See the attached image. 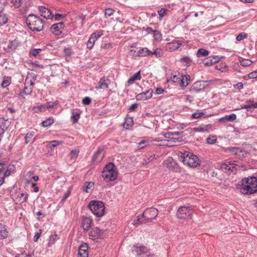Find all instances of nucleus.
Listing matches in <instances>:
<instances>
[{"label":"nucleus","instance_id":"obj_1","mask_svg":"<svg viewBox=\"0 0 257 257\" xmlns=\"http://www.w3.org/2000/svg\"><path fill=\"white\" fill-rule=\"evenodd\" d=\"M241 192L244 194L257 192V177H249L243 178L238 183Z\"/></svg>","mask_w":257,"mask_h":257},{"label":"nucleus","instance_id":"obj_2","mask_svg":"<svg viewBox=\"0 0 257 257\" xmlns=\"http://www.w3.org/2000/svg\"><path fill=\"white\" fill-rule=\"evenodd\" d=\"M44 21L33 14H30L26 19V24L32 31L40 32L44 29Z\"/></svg>","mask_w":257,"mask_h":257},{"label":"nucleus","instance_id":"obj_3","mask_svg":"<svg viewBox=\"0 0 257 257\" xmlns=\"http://www.w3.org/2000/svg\"><path fill=\"white\" fill-rule=\"evenodd\" d=\"M118 172L116 167L112 162L107 164L102 172V177L106 182H112L117 179Z\"/></svg>","mask_w":257,"mask_h":257},{"label":"nucleus","instance_id":"obj_4","mask_svg":"<svg viewBox=\"0 0 257 257\" xmlns=\"http://www.w3.org/2000/svg\"><path fill=\"white\" fill-rule=\"evenodd\" d=\"M181 160L184 164L195 168L200 166V161L198 157L189 152H185L180 156Z\"/></svg>","mask_w":257,"mask_h":257},{"label":"nucleus","instance_id":"obj_5","mask_svg":"<svg viewBox=\"0 0 257 257\" xmlns=\"http://www.w3.org/2000/svg\"><path fill=\"white\" fill-rule=\"evenodd\" d=\"M88 207L96 217H101L104 214L105 207L104 203L101 201H90Z\"/></svg>","mask_w":257,"mask_h":257},{"label":"nucleus","instance_id":"obj_6","mask_svg":"<svg viewBox=\"0 0 257 257\" xmlns=\"http://www.w3.org/2000/svg\"><path fill=\"white\" fill-rule=\"evenodd\" d=\"M14 165H7L5 162H0V186L4 183L5 178L9 177L11 173H14Z\"/></svg>","mask_w":257,"mask_h":257},{"label":"nucleus","instance_id":"obj_7","mask_svg":"<svg viewBox=\"0 0 257 257\" xmlns=\"http://www.w3.org/2000/svg\"><path fill=\"white\" fill-rule=\"evenodd\" d=\"M193 214L191 206H181L177 210L176 215L180 219H187L191 218Z\"/></svg>","mask_w":257,"mask_h":257},{"label":"nucleus","instance_id":"obj_8","mask_svg":"<svg viewBox=\"0 0 257 257\" xmlns=\"http://www.w3.org/2000/svg\"><path fill=\"white\" fill-rule=\"evenodd\" d=\"M158 213V209L154 207H151L146 209L143 213L141 214V215L144 216V218L147 221L151 222L153 219L156 218Z\"/></svg>","mask_w":257,"mask_h":257},{"label":"nucleus","instance_id":"obj_9","mask_svg":"<svg viewBox=\"0 0 257 257\" xmlns=\"http://www.w3.org/2000/svg\"><path fill=\"white\" fill-rule=\"evenodd\" d=\"M208 81H199L194 83L190 88L191 93H197L204 91Z\"/></svg>","mask_w":257,"mask_h":257},{"label":"nucleus","instance_id":"obj_10","mask_svg":"<svg viewBox=\"0 0 257 257\" xmlns=\"http://www.w3.org/2000/svg\"><path fill=\"white\" fill-rule=\"evenodd\" d=\"M225 152L231 153L237 156L238 159H240L246 156L247 153L245 150L239 147H227L225 149Z\"/></svg>","mask_w":257,"mask_h":257},{"label":"nucleus","instance_id":"obj_11","mask_svg":"<svg viewBox=\"0 0 257 257\" xmlns=\"http://www.w3.org/2000/svg\"><path fill=\"white\" fill-rule=\"evenodd\" d=\"M183 132H167L165 134L164 137L170 139L169 141L176 143L181 142L179 139L183 136Z\"/></svg>","mask_w":257,"mask_h":257},{"label":"nucleus","instance_id":"obj_12","mask_svg":"<svg viewBox=\"0 0 257 257\" xmlns=\"http://www.w3.org/2000/svg\"><path fill=\"white\" fill-rule=\"evenodd\" d=\"M166 167L170 170L178 172L179 171L180 168L172 158H169L164 162Z\"/></svg>","mask_w":257,"mask_h":257},{"label":"nucleus","instance_id":"obj_13","mask_svg":"<svg viewBox=\"0 0 257 257\" xmlns=\"http://www.w3.org/2000/svg\"><path fill=\"white\" fill-rule=\"evenodd\" d=\"M64 28V24L61 22L53 25L50 27V31L55 35L59 36L62 33Z\"/></svg>","mask_w":257,"mask_h":257},{"label":"nucleus","instance_id":"obj_14","mask_svg":"<svg viewBox=\"0 0 257 257\" xmlns=\"http://www.w3.org/2000/svg\"><path fill=\"white\" fill-rule=\"evenodd\" d=\"M39 11L41 13V16L46 19H51L53 17V15L51 11L47 8L41 6L38 8Z\"/></svg>","mask_w":257,"mask_h":257},{"label":"nucleus","instance_id":"obj_15","mask_svg":"<svg viewBox=\"0 0 257 257\" xmlns=\"http://www.w3.org/2000/svg\"><path fill=\"white\" fill-rule=\"evenodd\" d=\"M153 92V90L152 89H149L145 92L137 94L136 96V98L137 100H143L150 99L152 96Z\"/></svg>","mask_w":257,"mask_h":257},{"label":"nucleus","instance_id":"obj_16","mask_svg":"<svg viewBox=\"0 0 257 257\" xmlns=\"http://www.w3.org/2000/svg\"><path fill=\"white\" fill-rule=\"evenodd\" d=\"M235 169V166L233 162H225L220 165V169L224 172H227L228 171L233 172Z\"/></svg>","mask_w":257,"mask_h":257},{"label":"nucleus","instance_id":"obj_17","mask_svg":"<svg viewBox=\"0 0 257 257\" xmlns=\"http://www.w3.org/2000/svg\"><path fill=\"white\" fill-rule=\"evenodd\" d=\"M104 147H99L97 151L95 153L93 157L92 161L93 162H95L97 163H99L101 161L102 159L104 157Z\"/></svg>","mask_w":257,"mask_h":257},{"label":"nucleus","instance_id":"obj_18","mask_svg":"<svg viewBox=\"0 0 257 257\" xmlns=\"http://www.w3.org/2000/svg\"><path fill=\"white\" fill-rule=\"evenodd\" d=\"M92 219L90 217H83L81 227L84 230L87 231L92 226Z\"/></svg>","mask_w":257,"mask_h":257},{"label":"nucleus","instance_id":"obj_19","mask_svg":"<svg viewBox=\"0 0 257 257\" xmlns=\"http://www.w3.org/2000/svg\"><path fill=\"white\" fill-rule=\"evenodd\" d=\"M182 45L178 41H173L172 42L168 43L166 45V49L169 51H174L178 49Z\"/></svg>","mask_w":257,"mask_h":257},{"label":"nucleus","instance_id":"obj_20","mask_svg":"<svg viewBox=\"0 0 257 257\" xmlns=\"http://www.w3.org/2000/svg\"><path fill=\"white\" fill-rule=\"evenodd\" d=\"M10 124V122L8 119H6L4 117L0 118V136L2 135L8 129Z\"/></svg>","mask_w":257,"mask_h":257},{"label":"nucleus","instance_id":"obj_21","mask_svg":"<svg viewBox=\"0 0 257 257\" xmlns=\"http://www.w3.org/2000/svg\"><path fill=\"white\" fill-rule=\"evenodd\" d=\"M104 230L100 229L96 227L92 229L89 233V236L90 237H101L103 236Z\"/></svg>","mask_w":257,"mask_h":257},{"label":"nucleus","instance_id":"obj_22","mask_svg":"<svg viewBox=\"0 0 257 257\" xmlns=\"http://www.w3.org/2000/svg\"><path fill=\"white\" fill-rule=\"evenodd\" d=\"M135 250L137 252V255L145 257L146 253L148 252V248L144 246L135 245Z\"/></svg>","mask_w":257,"mask_h":257},{"label":"nucleus","instance_id":"obj_23","mask_svg":"<svg viewBox=\"0 0 257 257\" xmlns=\"http://www.w3.org/2000/svg\"><path fill=\"white\" fill-rule=\"evenodd\" d=\"M171 80L173 82L179 83L182 87H185L188 85V83H185L183 75L180 77L175 75L171 78Z\"/></svg>","mask_w":257,"mask_h":257},{"label":"nucleus","instance_id":"obj_24","mask_svg":"<svg viewBox=\"0 0 257 257\" xmlns=\"http://www.w3.org/2000/svg\"><path fill=\"white\" fill-rule=\"evenodd\" d=\"M151 51L148 48L145 47L138 50L137 52V54H135L138 57H146L151 55Z\"/></svg>","mask_w":257,"mask_h":257},{"label":"nucleus","instance_id":"obj_25","mask_svg":"<svg viewBox=\"0 0 257 257\" xmlns=\"http://www.w3.org/2000/svg\"><path fill=\"white\" fill-rule=\"evenodd\" d=\"M108 79H106L105 77L101 78L99 81L97 85L95 87L96 89H106L108 88V84L106 83V81Z\"/></svg>","mask_w":257,"mask_h":257},{"label":"nucleus","instance_id":"obj_26","mask_svg":"<svg viewBox=\"0 0 257 257\" xmlns=\"http://www.w3.org/2000/svg\"><path fill=\"white\" fill-rule=\"evenodd\" d=\"M88 244L86 243H83L79 247L78 252L81 253L82 255L88 256Z\"/></svg>","mask_w":257,"mask_h":257},{"label":"nucleus","instance_id":"obj_27","mask_svg":"<svg viewBox=\"0 0 257 257\" xmlns=\"http://www.w3.org/2000/svg\"><path fill=\"white\" fill-rule=\"evenodd\" d=\"M236 119V115L234 113L226 115L220 118V121H232Z\"/></svg>","mask_w":257,"mask_h":257},{"label":"nucleus","instance_id":"obj_28","mask_svg":"<svg viewBox=\"0 0 257 257\" xmlns=\"http://www.w3.org/2000/svg\"><path fill=\"white\" fill-rule=\"evenodd\" d=\"M0 233L3 239L8 237L9 232L6 229L5 225L0 224Z\"/></svg>","mask_w":257,"mask_h":257},{"label":"nucleus","instance_id":"obj_29","mask_svg":"<svg viewBox=\"0 0 257 257\" xmlns=\"http://www.w3.org/2000/svg\"><path fill=\"white\" fill-rule=\"evenodd\" d=\"M80 117V112L73 111L71 116V120L73 123H77Z\"/></svg>","mask_w":257,"mask_h":257},{"label":"nucleus","instance_id":"obj_30","mask_svg":"<svg viewBox=\"0 0 257 257\" xmlns=\"http://www.w3.org/2000/svg\"><path fill=\"white\" fill-rule=\"evenodd\" d=\"M134 124V121L133 117H130L125 118L123 123V127L126 129H128L130 126H133Z\"/></svg>","mask_w":257,"mask_h":257},{"label":"nucleus","instance_id":"obj_31","mask_svg":"<svg viewBox=\"0 0 257 257\" xmlns=\"http://www.w3.org/2000/svg\"><path fill=\"white\" fill-rule=\"evenodd\" d=\"M209 54V51L206 49L200 48L197 52L196 55L198 57L206 56Z\"/></svg>","mask_w":257,"mask_h":257},{"label":"nucleus","instance_id":"obj_32","mask_svg":"<svg viewBox=\"0 0 257 257\" xmlns=\"http://www.w3.org/2000/svg\"><path fill=\"white\" fill-rule=\"evenodd\" d=\"M239 60L241 65L242 66H249L252 63V61L249 59H245L242 58H239Z\"/></svg>","mask_w":257,"mask_h":257},{"label":"nucleus","instance_id":"obj_33","mask_svg":"<svg viewBox=\"0 0 257 257\" xmlns=\"http://www.w3.org/2000/svg\"><path fill=\"white\" fill-rule=\"evenodd\" d=\"M54 122V119L52 117H49L47 119L43 120L41 124L43 127H48L51 125Z\"/></svg>","mask_w":257,"mask_h":257},{"label":"nucleus","instance_id":"obj_34","mask_svg":"<svg viewBox=\"0 0 257 257\" xmlns=\"http://www.w3.org/2000/svg\"><path fill=\"white\" fill-rule=\"evenodd\" d=\"M215 68L216 70H220L221 72H225L228 68V66L225 63H221L219 65H216Z\"/></svg>","mask_w":257,"mask_h":257},{"label":"nucleus","instance_id":"obj_35","mask_svg":"<svg viewBox=\"0 0 257 257\" xmlns=\"http://www.w3.org/2000/svg\"><path fill=\"white\" fill-rule=\"evenodd\" d=\"M211 128L210 125H206L204 126H199L198 127L194 128V131L195 132H204L207 131L208 129Z\"/></svg>","mask_w":257,"mask_h":257},{"label":"nucleus","instance_id":"obj_36","mask_svg":"<svg viewBox=\"0 0 257 257\" xmlns=\"http://www.w3.org/2000/svg\"><path fill=\"white\" fill-rule=\"evenodd\" d=\"M8 18L6 14H0V27L7 24Z\"/></svg>","mask_w":257,"mask_h":257},{"label":"nucleus","instance_id":"obj_37","mask_svg":"<svg viewBox=\"0 0 257 257\" xmlns=\"http://www.w3.org/2000/svg\"><path fill=\"white\" fill-rule=\"evenodd\" d=\"M11 82V78L9 77H5L1 84V86L3 88H5L9 86Z\"/></svg>","mask_w":257,"mask_h":257},{"label":"nucleus","instance_id":"obj_38","mask_svg":"<svg viewBox=\"0 0 257 257\" xmlns=\"http://www.w3.org/2000/svg\"><path fill=\"white\" fill-rule=\"evenodd\" d=\"M142 218H144V216H141V214H139L137 217L136 219H134V220L133 221V224H134L135 226H136V227L138 226L139 225H141V223H142V222H141V220L142 219Z\"/></svg>","mask_w":257,"mask_h":257},{"label":"nucleus","instance_id":"obj_39","mask_svg":"<svg viewBox=\"0 0 257 257\" xmlns=\"http://www.w3.org/2000/svg\"><path fill=\"white\" fill-rule=\"evenodd\" d=\"M102 35V32L101 31H97L93 33L90 36L91 38L96 41L97 39Z\"/></svg>","mask_w":257,"mask_h":257},{"label":"nucleus","instance_id":"obj_40","mask_svg":"<svg viewBox=\"0 0 257 257\" xmlns=\"http://www.w3.org/2000/svg\"><path fill=\"white\" fill-rule=\"evenodd\" d=\"M211 59V57H208L204 59L203 61V64L206 66H210L214 64V62Z\"/></svg>","mask_w":257,"mask_h":257},{"label":"nucleus","instance_id":"obj_41","mask_svg":"<svg viewBox=\"0 0 257 257\" xmlns=\"http://www.w3.org/2000/svg\"><path fill=\"white\" fill-rule=\"evenodd\" d=\"M42 51V50L41 49H33L30 50V54L37 57Z\"/></svg>","mask_w":257,"mask_h":257},{"label":"nucleus","instance_id":"obj_42","mask_svg":"<svg viewBox=\"0 0 257 257\" xmlns=\"http://www.w3.org/2000/svg\"><path fill=\"white\" fill-rule=\"evenodd\" d=\"M57 104L56 102H53L52 101H49L47 102L45 104H43L44 109L46 108H53Z\"/></svg>","mask_w":257,"mask_h":257},{"label":"nucleus","instance_id":"obj_43","mask_svg":"<svg viewBox=\"0 0 257 257\" xmlns=\"http://www.w3.org/2000/svg\"><path fill=\"white\" fill-rule=\"evenodd\" d=\"M8 4L9 2L7 0H0V14L3 12L4 7Z\"/></svg>","mask_w":257,"mask_h":257},{"label":"nucleus","instance_id":"obj_44","mask_svg":"<svg viewBox=\"0 0 257 257\" xmlns=\"http://www.w3.org/2000/svg\"><path fill=\"white\" fill-rule=\"evenodd\" d=\"M95 41H94L92 38H91L90 37L89 38L87 44H86V46H87V48L88 49H89V50L91 49L93 46H94V43H95Z\"/></svg>","mask_w":257,"mask_h":257},{"label":"nucleus","instance_id":"obj_45","mask_svg":"<svg viewBox=\"0 0 257 257\" xmlns=\"http://www.w3.org/2000/svg\"><path fill=\"white\" fill-rule=\"evenodd\" d=\"M85 184H86V186L83 189V191L85 192H88V189H90L94 185V183L92 182H85Z\"/></svg>","mask_w":257,"mask_h":257},{"label":"nucleus","instance_id":"obj_46","mask_svg":"<svg viewBox=\"0 0 257 257\" xmlns=\"http://www.w3.org/2000/svg\"><path fill=\"white\" fill-rule=\"evenodd\" d=\"M204 115L203 112H195L192 114V117L194 119H197L200 118Z\"/></svg>","mask_w":257,"mask_h":257},{"label":"nucleus","instance_id":"obj_47","mask_svg":"<svg viewBox=\"0 0 257 257\" xmlns=\"http://www.w3.org/2000/svg\"><path fill=\"white\" fill-rule=\"evenodd\" d=\"M45 109H44V106H43V105L34 106L33 108V110L35 112L44 111L45 110Z\"/></svg>","mask_w":257,"mask_h":257},{"label":"nucleus","instance_id":"obj_48","mask_svg":"<svg viewBox=\"0 0 257 257\" xmlns=\"http://www.w3.org/2000/svg\"><path fill=\"white\" fill-rule=\"evenodd\" d=\"M247 34H246L244 32H242L236 36V39L238 41H240L241 40H243L244 39L246 38L247 37Z\"/></svg>","mask_w":257,"mask_h":257},{"label":"nucleus","instance_id":"obj_49","mask_svg":"<svg viewBox=\"0 0 257 257\" xmlns=\"http://www.w3.org/2000/svg\"><path fill=\"white\" fill-rule=\"evenodd\" d=\"M161 52V49L157 48L153 52H151V55H155L157 58H160L162 56Z\"/></svg>","mask_w":257,"mask_h":257},{"label":"nucleus","instance_id":"obj_50","mask_svg":"<svg viewBox=\"0 0 257 257\" xmlns=\"http://www.w3.org/2000/svg\"><path fill=\"white\" fill-rule=\"evenodd\" d=\"M216 138L215 136L209 137L206 139V143L208 144H213L215 143Z\"/></svg>","mask_w":257,"mask_h":257},{"label":"nucleus","instance_id":"obj_51","mask_svg":"<svg viewBox=\"0 0 257 257\" xmlns=\"http://www.w3.org/2000/svg\"><path fill=\"white\" fill-rule=\"evenodd\" d=\"M167 11V9L164 8H162L160 10H158V13L160 18L162 19L165 16Z\"/></svg>","mask_w":257,"mask_h":257},{"label":"nucleus","instance_id":"obj_52","mask_svg":"<svg viewBox=\"0 0 257 257\" xmlns=\"http://www.w3.org/2000/svg\"><path fill=\"white\" fill-rule=\"evenodd\" d=\"M33 136V134L32 133H27L25 137V143L28 144L30 142V140L32 139Z\"/></svg>","mask_w":257,"mask_h":257},{"label":"nucleus","instance_id":"obj_53","mask_svg":"<svg viewBox=\"0 0 257 257\" xmlns=\"http://www.w3.org/2000/svg\"><path fill=\"white\" fill-rule=\"evenodd\" d=\"M78 155V151L77 150H72L70 153V158L72 159H75Z\"/></svg>","mask_w":257,"mask_h":257},{"label":"nucleus","instance_id":"obj_54","mask_svg":"<svg viewBox=\"0 0 257 257\" xmlns=\"http://www.w3.org/2000/svg\"><path fill=\"white\" fill-rule=\"evenodd\" d=\"M252 108V106H251V104H241L240 105V108H236L235 109V110H240L241 109H246L247 110L248 109H250Z\"/></svg>","mask_w":257,"mask_h":257},{"label":"nucleus","instance_id":"obj_55","mask_svg":"<svg viewBox=\"0 0 257 257\" xmlns=\"http://www.w3.org/2000/svg\"><path fill=\"white\" fill-rule=\"evenodd\" d=\"M114 12V10L112 9H110V8L106 9L105 11V16H107L108 17L111 16V15H113Z\"/></svg>","mask_w":257,"mask_h":257},{"label":"nucleus","instance_id":"obj_56","mask_svg":"<svg viewBox=\"0 0 257 257\" xmlns=\"http://www.w3.org/2000/svg\"><path fill=\"white\" fill-rule=\"evenodd\" d=\"M32 87L28 88L27 87H25L24 89L23 90V93H24L26 95H31L32 94Z\"/></svg>","mask_w":257,"mask_h":257},{"label":"nucleus","instance_id":"obj_57","mask_svg":"<svg viewBox=\"0 0 257 257\" xmlns=\"http://www.w3.org/2000/svg\"><path fill=\"white\" fill-rule=\"evenodd\" d=\"M61 144V142L57 141H51L49 143L50 147L52 148Z\"/></svg>","mask_w":257,"mask_h":257},{"label":"nucleus","instance_id":"obj_58","mask_svg":"<svg viewBox=\"0 0 257 257\" xmlns=\"http://www.w3.org/2000/svg\"><path fill=\"white\" fill-rule=\"evenodd\" d=\"M91 102V99L89 97H85L82 100V103L85 105H89Z\"/></svg>","mask_w":257,"mask_h":257},{"label":"nucleus","instance_id":"obj_59","mask_svg":"<svg viewBox=\"0 0 257 257\" xmlns=\"http://www.w3.org/2000/svg\"><path fill=\"white\" fill-rule=\"evenodd\" d=\"M181 62H185L186 64H189L191 62V60L188 56H184L180 60Z\"/></svg>","mask_w":257,"mask_h":257},{"label":"nucleus","instance_id":"obj_60","mask_svg":"<svg viewBox=\"0 0 257 257\" xmlns=\"http://www.w3.org/2000/svg\"><path fill=\"white\" fill-rule=\"evenodd\" d=\"M138 106V103H134L130 106L128 110L131 112L136 111V109L137 108Z\"/></svg>","mask_w":257,"mask_h":257},{"label":"nucleus","instance_id":"obj_61","mask_svg":"<svg viewBox=\"0 0 257 257\" xmlns=\"http://www.w3.org/2000/svg\"><path fill=\"white\" fill-rule=\"evenodd\" d=\"M134 80H140L141 79V73L140 71H139L134 74L132 76Z\"/></svg>","mask_w":257,"mask_h":257},{"label":"nucleus","instance_id":"obj_62","mask_svg":"<svg viewBox=\"0 0 257 257\" xmlns=\"http://www.w3.org/2000/svg\"><path fill=\"white\" fill-rule=\"evenodd\" d=\"M249 78H257V70L249 73L248 75Z\"/></svg>","mask_w":257,"mask_h":257},{"label":"nucleus","instance_id":"obj_63","mask_svg":"<svg viewBox=\"0 0 257 257\" xmlns=\"http://www.w3.org/2000/svg\"><path fill=\"white\" fill-rule=\"evenodd\" d=\"M16 48V46L14 45V44H13V43L12 42H11L8 45L7 50L9 51H11L12 50L15 49Z\"/></svg>","mask_w":257,"mask_h":257},{"label":"nucleus","instance_id":"obj_64","mask_svg":"<svg viewBox=\"0 0 257 257\" xmlns=\"http://www.w3.org/2000/svg\"><path fill=\"white\" fill-rule=\"evenodd\" d=\"M64 53L67 56H70L72 54V50L71 48H65L64 50Z\"/></svg>","mask_w":257,"mask_h":257}]
</instances>
